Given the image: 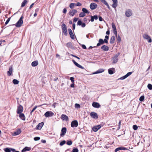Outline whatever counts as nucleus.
Instances as JSON below:
<instances>
[{"label": "nucleus", "instance_id": "1", "mask_svg": "<svg viewBox=\"0 0 152 152\" xmlns=\"http://www.w3.org/2000/svg\"><path fill=\"white\" fill-rule=\"evenodd\" d=\"M23 16H21L17 22L15 24V26L18 27H20L21 25L23 23Z\"/></svg>", "mask_w": 152, "mask_h": 152}, {"label": "nucleus", "instance_id": "2", "mask_svg": "<svg viewBox=\"0 0 152 152\" xmlns=\"http://www.w3.org/2000/svg\"><path fill=\"white\" fill-rule=\"evenodd\" d=\"M61 28L62 33H64L65 35H67V32L66 26V25L64 23L63 24L61 25Z\"/></svg>", "mask_w": 152, "mask_h": 152}, {"label": "nucleus", "instance_id": "3", "mask_svg": "<svg viewBox=\"0 0 152 152\" xmlns=\"http://www.w3.org/2000/svg\"><path fill=\"white\" fill-rule=\"evenodd\" d=\"M143 37L145 39L148 40V42L151 43L152 42V40L150 36L146 34H144L143 35Z\"/></svg>", "mask_w": 152, "mask_h": 152}, {"label": "nucleus", "instance_id": "4", "mask_svg": "<svg viewBox=\"0 0 152 152\" xmlns=\"http://www.w3.org/2000/svg\"><path fill=\"white\" fill-rule=\"evenodd\" d=\"M125 14L126 16L127 17H129L132 15V11L130 9H128L126 10L125 12Z\"/></svg>", "mask_w": 152, "mask_h": 152}, {"label": "nucleus", "instance_id": "5", "mask_svg": "<svg viewBox=\"0 0 152 152\" xmlns=\"http://www.w3.org/2000/svg\"><path fill=\"white\" fill-rule=\"evenodd\" d=\"M23 111V107L20 104L18 106L17 110V113L18 114L22 113Z\"/></svg>", "mask_w": 152, "mask_h": 152}, {"label": "nucleus", "instance_id": "6", "mask_svg": "<svg viewBox=\"0 0 152 152\" xmlns=\"http://www.w3.org/2000/svg\"><path fill=\"white\" fill-rule=\"evenodd\" d=\"M54 115V113L52 111H48L46 112L45 114L44 115L46 117L53 116Z\"/></svg>", "mask_w": 152, "mask_h": 152}, {"label": "nucleus", "instance_id": "7", "mask_svg": "<svg viewBox=\"0 0 152 152\" xmlns=\"http://www.w3.org/2000/svg\"><path fill=\"white\" fill-rule=\"evenodd\" d=\"M78 125V124L77 120H74L71 122V126L72 128L76 127Z\"/></svg>", "mask_w": 152, "mask_h": 152}, {"label": "nucleus", "instance_id": "8", "mask_svg": "<svg viewBox=\"0 0 152 152\" xmlns=\"http://www.w3.org/2000/svg\"><path fill=\"white\" fill-rule=\"evenodd\" d=\"M97 4L94 3H91L90 5V7L91 10H94L97 7Z\"/></svg>", "mask_w": 152, "mask_h": 152}, {"label": "nucleus", "instance_id": "9", "mask_svg": "<svg viewBox=\"0 0 152 152\" xmlns=\"http://www.w3.org/2000/svg\"><path fill=\"white\" fill-rule=\"evenodd\" d=\"M132 73V72H128L125 75L121 77L120 78H119L118 80H123L127 77L128 76L130 75Z\"/></svg>", "mask_w": 152, "mask_h": 152}, {"label": "nucleus", "instance_id": "10", "mask_svg": "<svg viewBox=\"0 0 152 152\" xmlns=\"http://www.w3.org/2000/svg\"><path fill=\"white\" fill-rule=\"evenodd\" d=\"M112 1L113 2V4L112 5V7L116 10V7L118 5V1L117 0H112Z\"/></svg>", "mask_w": 152, "mask_h": 152}, {"label": "nucleus", "instance_id": "11", "mask_svg": "<svg viewBox=\"0 0 152 152\" xmlns=\"http://www.w3.org/2000/svg\"><path fill=\"white\" fill-rule=\"evenodd\" d=\"M66 132V127H64L62 128L61 130V132L60 134L61 137H63L65 134Z\"/></svg>", "mask_w": 152, "mask_h": 152}, {"label": "nucleus", "instance_id": "12", "mask_svg": "<svg viewBox=\"0 0 152 152\" xmlns=\"http://www.w3.org/2000/svg\"><path fill=\"white\" fill-rule=\"evenodd\" d=\"M101 127L100 125L95 126L92 128V130L94 132H97Z\"/></svg>", "mask_w": 152, "mask_h": 152}, {"label": "nucleus", "instance_id": "13", "mask_svg": "<svg viewBox=\"0 0 152 152\" xmlns=\"http://www.w3.org/2000/svg\"><path fill=\"white\" fill-rule=\"evenodd\" d=\"M61 118L63 121H67L69 120L68 116L64 114H62L61 116Z\"/></svg>", "mask_w": 152, "mask_h": 152}, {"label": "nucleus", "instance_id": "14", "mask_svg": "<svg viewBox=\"0 0 152 152\" xmlns=\"http://www.w3.org/2000/svg\"><path fill=\"white\" fill-rule=\"evenodd\" d=\"M68 30L69 33L70 35L71 38L73 39H75L74 36V35L71 29L69 28V29H68Z\"/></svg>", "mask_w": 152, "mask_h": 152}, {"label": "nucleus", "instance_id": "15", "mask_svg": "<svg viewBox=\"0 0 152 152\" xmlns=\"http://www.w3.org/2000/svg\"><path fill=\"white\" fill-rule=\"evenodd\" d=\"M44 123L43 122L39 123L38 124L37 126L36 127V129L38 130H40L44 125Z\"/></svg>", "mask_w": 152, "mask_h": 152}, {"label": "nucleus", "instance_id": "16", "mask_svg": "<svg viewBox=\"0 0 152 152\" xmlns=\"http://www.w3.org/2000/svg\"><path fill=\"white\" fill-rule=\"evenodd\" d=\"M73 63L77 67H78L80 68L81 69H84L85 68L84 67L80 65V64H79L78 63H77L75 60H72Z\"/></svg>", "mask_w": 152, "mask_h": 152}, {"label": "nucleus", "instance_id": "17", "mask_svg": "<svg viewBox=\"0 0 152 152\" xmlns=\"http://www.w3.org/2000/svg\"><path fill=\"white\" fill-rule=\"evenodd\" d=\"M91 116L94 118H98L97 114L96 113L92 112L90 113Z\"/></svg>", "mask_w": 152, "mask_h": 152}, {"label": "nucleus", "instance_id": "18", "mask_svg": "<svg viewBox=\"0 0 152 152\" xmlns=\"http://www.w3.org/2000/svg\"><path fill=\"white\" fill-rule=\"evenodd\" d=\"M92 106L95 108H98L100 107L99 104L96 102H93L92 104Z\"/></svg>", "mask_w": 152, "mask_h": 152}, {"label": "nucleus", "instance_id": "19", "mask_svg": "<svg viewBox=\"0 0 152 152\" xmlns=\"http://www.w3.org/2000/svg\"><path fill=\"white\" fill-rule=\"evenodd\" d=\"M19 114V116L20 118L23 121L25 120L26 118L24 114L21 113H18Z\"/></svg>", "mask_w": 152, "mask_h": 152}, {"label": "nucleus", "instance_id": "20", "mask_svg": "<svg viewBox=\"0 0 152 152\" xmlns=\"http://www.w3.org/2000/svg\"><path fill=\"white\" fill-rule=\"evenodd\" d=\"M118 55H116L113 58V63L114 64L116 63L118 61Z\"/></svg>", "mask_w": 152, "mask_h": 152}, {"label": "nucleus", "instance_id": "21", "mask_svg": "<svg viewBox=\"0 0 152 152\" xmlns=\"http://www.w3.org/2000/svg\"><path fill=\"white\" fill-rule=\"evenodd\" d=\"M91 21L92 22H93L94 21V20H97L98 18V16L97 15H94V16H91Z\"/></svg>", "mask_w": 152, "mask_h": 152}, {"label": "nucleus", "instance_id": "22", "mask_svg": "<svg viewBox=\"0 0 152 152\" xmlns=\"http://www.w3.org/2000/svg\"><path fill=\"white\" fill-rule=\"evenodd\" d=\"M12 66H10L9 69V70L7 72V74L8 76H10L11 75L12 72Z\"/></svg>", "mask_w": 152, "mask_h": 152}, {"label": "nucleus", "instance_id": "23", "mask_svg": "<svg viewBox=\"0 0 152 152\" xmlns=\"http://www.w3.org/2000/svg\"><path fill=\"white\" fill-rule=\"evenodd\" d=\"M77 12V11L75 9H74L72 10H71L69 11V13L72 16H73Z\"/></svg>", "mask_w": 152, "mask_h": 152}, {"label": "nucleus", "instance_id": "24", "mask_svg": "<svg viewBox=\"0 0 152 152\" xmlns=\"http://www.w3.org/2000/svg\"><path fill=\"white\" fill-rule=\"evenodd\" d=\"M66 47H67L68 48H70L71 49H74V47L72 46V43L71 42H69L66 44Z\"/></svg>", "mask_w": 152, "mask_h": 152}, {"label": "nucleus", "instance_id": "25", "mask_svg": "<svg viewBox=\"0 0 152 152\" xmlns=\"http://www.w3.org/2000/svg\"><path fill=\"white\" fill-rule=\"evenodd\" d=\"M101 48L104 51H107L109 49V48L107 46L105 45L102 46L101 47Z\"/></svg>", "mask_w": 152, "mask_h": 152}, {"label": "nucleus", "instance_id": "26", "mask_svg": "<svg viewBox=\"0 0 152 152\" xmlns=\"http://www.w3.org/2000/svg\"><path fill=\"white\" fill-rule=\"evenodd\" d=\"M108 72L110 74H113L115 72V69L114 68L109 69H108Z\"/></svg>", "mask_w": 152, "mask_h": 152}, {"label": "nucleus", "instance_id": "27", "mask_svg": "<svg viewBox=\"0 0 152 152\" xmlns=\"http://www.w3.org/2000/svg\"><path fill=\"white\" fill-rule=\"evenodd\" d=\"M31 149V147H26L22 150V152H25L26 151H29Z\"/></svg>", "mask_w": 152, "mask_h": 152}, {"label": "nucleus", "instance_id": "28", "mask_svg": "<svg viewBox=\"0 0 152 152\" xmlns=\"http://www.w3.org/2000/svg\"><path fill=\"white\" fill-rule=\"evenodd\" d=\"M21 132V130L20 129H18L14 133V135H17L20 134Z\"/></svg>", "mask_w": 152, "mask_h": 152}, {"label": "nucleus", "instance_id": "29", "mask_svg": "<svg viewBox=\"0 0 152 152\" xmlns=\"http://www.w3.org/2000/svg\"><path fill=\"white\" fill-rule=\"evenodd\" d=\"M104 43L103 40L102 39H100L99 40V43L97 44V46H99L101 45H102Z\"/></svg>", "mask_w": 152, "mask_h": 152}, {"label": "nucleus", "instance_id": "30", "mask_svg": "<svg viewBox=\"0 0 152 152\" xmlns=\"http://www.w3.org/2000/svg\"><path fill=\"white\" fill-rule=\"evenodd\" d=\"M104 71V70L102 69H100L98 70H97L96 71L93 73L94 74H97L98 73H102Z\"/></svg>", "mask_w": 152, "mask_h": 152}, {"label": "nucleus", "instance_id": "31", "mask_svg": "<svg viewBox=\"0 0 152 152\" xmlns=\"http://www.w3.org/2000/svg\"><path fill=\"white\" fill-rule=\"evenodd\" d=\"M38 64V62L37 61H34L31 63V65L32 66L35 67Z\"/></svg>", "mask_w": 152, "mask_h": 152}, {"label": "nucleus", "instance_id": "32", "mask_svg": "<svg viewBox=\"0 0 152 152\" xmlns=\"http://www.w3.org/2000/svg\"><path fill=\"white\" fill-rule=\"evenodd\" d=\"M115 39V37L114 36H112L110 39V43L111 44L113 43L114 42Z\"/></svg>", "mask_w": 152, "mask_h": 152}, {"label": "nucleus", "instance_id": "33", "mask_svg": "<svg viewBox=\"0 0 152 152\" xmlns=\"http://www.w3.org/2000/svg\"><path fill=\"white\" fill-rule=\"evenodd\" d=\"M82 11L85 14L86 13L89 14L90 12L86 8H83L82 9Z\"/></svg>", "mask_w": 152, "mask_h": 152}, {"label": "nucleus", "instance_id": "34", "mask_svg": "<svg viewBox=\"0 0 152 152\" xmlns=\"http://www.w3.org/2000/svg\"><path fill=\"white\" fill-rule=\"evenodd\" d=\"M4 150L5 152H10L11 148H7L4 149Z\"/></svg>", "mask_w": 152, "mask_h": 152}, {"label": "nucleus", "instance_id": "35", "mask_svg": "<svg viewBox=\"0 0 152 152\" xmlns=\"http://www.w3.org/2000/svg\"><path fill=\"white\" fill-rule=\"evenodd\" d=\"M27 3V1L26 0H24L22 2L21 4V7H24L26 4Z\"/></svg>", "mask_w": 152, "mask_h": 152}, {"label": "nucleus", "instance_id": "36", "mask_svg": "<svg viewBox=\"0 0 152 152\" xmlns=\"http://www.w3.org/2000/svg\"><path fill=\"white\" fill-rule=\"evenodd\" d=\"M86 15V14H85L83 12H81L79 14V16L80 17H84Z\"/></svg>", "mask_w": 152, "mask_h": 152}, {"label": "nucleus", "instance_id": "37", "mask_svg": "<svg viewBox=\"0 0 152 152\" xmlns=\"http://www.w3.org/2000/svg\"><path fill=\"white\" fill-rule=\"evenodd\" d=\"M12 82H13V83L14 84H17L19 83L18 81V80L15 79H14L13 80Z\"/></svg>", "mask_w": 152, "mask_h": 152}, {"label": "nucleus", "instance_id": "38", "mask_svg": "<svg viewBox=\"0 0 152 152\" xmlns=\"http://www.w3.org/2000/svg\"><path fill=\"white\" fill-rule=\"evenodd\" d=\"M75 6V3H71L69 4V7L70 8L73 9L74 7Z\"/></svg>", "mask_w": 152, "mask_h": 152}, {"label": "nucleus", "instance_id": "39", "mask_svg": "<svg viewBox=\"0 0 152 152\" xmlns=\"http://www.w3.org/2000/svg\"><path fill=\"white\" fill-rule=\"evenodd\" d=\"M148 88L150 90H152V85L150 84H149L148 85Z\"/></svg>", "mask_w": 152, "mask_h": 152}, {"label": "nucleus", "instance_id": "40", "mask_svg": "<svg viewBox=\"0 0 152 152\" xmlns=\"http://www.w3.org/2000/svg\"><path fill=\"white\" fill-rule=\"evenodd\" d=\"M144 96H142L140 98L139 100L140 101L142 102L144 100Z\"/></svg>", "mask_w": 152, "mask_h": 152}, {"label": "nucleus", "instance_id": "41", "mask_svg": "<svg viewBox=\"0 0 152 152\" xmlns=\"http://www.w3.org/2000/svg\"><path fill=\"white\" fill-rule=\"evenodd\" d=\"M72 142L71 140L67 141L66 144L69 145H71L72 144Z\"/></svg>", "mask_w": 152, "mask_h": 152}, {"label": "nucleus", "instance_id": "42", "mask_svg": "<svg viewBox=\"0 0 152 152\" xmlns=\"http://www.w3.org/2000/svg\"><path fill=\"white\" fill-rule=\"evenodd\" d=\"M66 143V141L65 140H63L60 143V146H62L64 145Z\"/></svg>", "mask_w": 152, "mask_h": 152}, {"label": "nucleus", "instance_id": "43", "mask_svg": "<svg viewBox=\"0 0 152 152\" xmlns=\"http://www.w3.org/2000/svg\"><path fill=\"white\" fill-rule=\"evenodd\" d=\"M78 152V150L77 148H74L72 151V152Z\"/></svg>", "mask_w": 152, "mask_h": 152}, {"label": "nucleus", "instance_id": "44", "mask_svg": "<svg viewBox=\"0 0 152 152\" xmlns=\"http://www.w3.org/2000/svg\"><path fill=\"white\" fill-rule=\"evenodd\" d=\"M117 40L119 42H120L121 41V38L119 35L117 37Z\"/></svg>", "mask_w": 152, "mask_h": 152}, {"label": "nucleus", "instance_id": "45", "mask_svg": "<svg viewBox=\"0 0 152 152\" xmlns=\"http://www.w3.org/2000/svg\"><path fill=\"white\" fill-rule=\"evenodd\" d=\"M112 27L113 28V30L114 29H116V26H115V24H114V23H112Z\"/></svg>", "mask_w": 152, "mask_h": 152}, {"label": "nucleus", "instance_id": "46", "mask_svg": "<svg viewBox=\"0 0 152 152\" xmlns=\"http://www.w3.org/2000/svg\"><path fill=\"white\" fill-rule=\"evenodd\" d=\"M82 24V22L80 20H78L77 24V25L80 26Z\"/></svg>", "mask_w": 152, "mask_h": 152}, {"label": "nucleus", "instance_id": "47", "mask_svg": "<svg viewBox=\"0 0 152 152\" xmlns=\"http://www.w3.org/2000/svg\"><path fill=\"white\" fill-rule=\"evenodd\" d=\"M34 139L35 141H37L40 139V137H35L34 138Z\"/></svg>", "mask_w": 152, "mask_h": 152}, {"label": "nucleus", "instance_id": "48", "mask_svg": "<svg viewBox=\"0 0 152 152\" xmlns=\"http://www.w3.org/2000/svg\"><path fill=\"white\" fill-rule=\"evenodd\" d=\"M133 129L134 130H136L137 129V126L136 125H134L133 126Z\"/></svg>", "mask_w": 152, "mask_h": 152}, {"label": "nucleus", "instance_id": "49", "mask_svg": "<svg viewBox=\"0 0 152 152\" xmlns=\"http://www.w3.org/2000/svg\"><path fill=\"white\" fill-rule=\"evenodd\" d=\"M75 107L76 108H79L80 107V105L78 104H75Z\"/></svg>", "mask_w": 152, "mask_h": 152}, {"label": "nucleus", "instance_id": "50", "mask_svg": "<svg viewBox=\"0 0 152 152\" xmlns=\"http://www.w3.org/2000/svg\"><path fill=\"white\" fill-rule=\"evenodd\" d=\"M11 18L10 17V18H9L7 19V21H6V22L5 23V25H7L8 23L10 21V20Z\"/></svg>", "mask_w": 152, "mask_h": 152}, {"label": "nucleus", "instance_id": "51", "mask_svg": "<svg viewBox=\"0 0 152 152\" xmlns=\"http://www.w3.org/2000/svg\"><path fill=\"white\" fill-rule=\"evenodd\" d=\"M82 5V4L80 2H77L76 4H75V6H80Z\"/></svg>", "mask_w": 152, "mask_h": 152}, {"label": "nucleus", "instance_id": "52", "mask_svg": "<svg viewBox=\"0 0 152 152\" xmlns=\"http://www.w3.org/2000/svg\"><path fill=\"white\" fill-rule=\"evenodd\" d=\"M70 80H71V81L72 83H74V77H70Z\"/></svg>", "mask_w": 152, "mask_h": 152}, {"label": "nucleus", "instance_id": "53", "mask_svg": "<svg viewBox=\"0 0 152 152\" xmlns=\"http://www.w3.org/2000/svg\"><path fill=\"white\" fill-rule=\"evenodd\" d=\"M120 150H121V148H120V147L118 148H116V149H115V152H116L117 151H119Z\"/></svg>", "mask_w": 152, "mask_h": 152}, {"label": "nucleus", "instance_id": "54", "mask_svg": "<svg viewBox=\"0 0 152 152\" xmlns=\"http://www.w3.org/2000/svg\"><path fill=\"white\" fill-rule=\"evenodd\" d=\"M37 106H36L34 107L33 108L32 110L31 111V113L32 112H33L35 110V109L37 108Z\"/></svg>", "mask_w": 152, "mask_h": 152}, {"label": "nucleus", "instance_id": "55", "mask_svg": "<svg viewBox=\"0 0 152 152\" xmlns=\"http://www.w3.org/2000/svg\"><path fill=\"white\" fill-rule=\"evenodd\" d=\"M102 3L105 4L107 2L105 0H100Z\"/></svg>", "mask_w": 152, "mask_h": 152}, {"label": "nucleus", "instance_id": "56", "mask_svg": "<svg viewBox=\"0 0 152 152\" xmlns=\"http://www.w3.org/2000/svg\"><path fill=\"white\" fill-rule=\"evenodd\" d=\"M105 5L107 6V8H108V9H110V7L107 2L105 4Z\"/></svg>", "mask_w": 152, "mask_h": 152}, {"label": "nucleus", "instance_id": "57", "mask_svg": "<svg viewBox=\"0 0 152 152\" xmlns=\"http://www.w3.org/2000/svg\"><path fill=\"white\" fill-rule=\"evenodd\" d=\"M105 5L107 6V8H108V9H110V7L107 2L105 4Z\"/></svg>", "mask_w": 152, "mask_h": 152}, {"label": "nucleus", "instance_id": "58", "mask_svg": "<svg viewBox=\"0 0 152 152\" xmlns=\"http://www.w3.org/2000/svg\"><path fill=\"white\" fill-rule=\"evenodd\" d=\"M99 20L100 21H102L103 20V19L100 16L99 17Z\"/></svg>", "mask_w": 152, "mask_h": 152}, {"label": "nucleus", "instance_id": "59", "mask_svg": "<svg viewBox=\"0 0 152 152\" xmlns=\"http://www.w3.org/2000/svg\"><path fill=\"white\" fill-rule=\"evenodd\" d=\"M81 25V26L83 28V27H85L86 25L85 23H82Z\"/></svg>", "mask_w": 152, "mask_h": 152}, {"label": "nucleus", "instance_id": "60", "mask_svg": "<svg viewBox=\"0 0 152 152\" xmlns=\"http://www.w3.org/2000/svg\"><path fill=\"white\" fill-rule=\"evenodd\" d=\"M67 12V10L65 8H64L63 10V12L65 14Z\"/></svg>", "mask_w": 152, "mask_h": 152}, {"label": "nucleus", "instance_id": "61", "mask_svg": "<svg viewBox=\"0 0 152 152\" xmlns=\"http://www.w3.org/2000/svg\"><path fill=\"white\" fill-rule=\"evenodd\" d=\"M72 56L73 57H75L76 58H77L78 59H80V58L79 57L77 56L74 55H72Z\"/></svg>", "mask_w": 152, "mask_h": 152}, {"label": "nucleus", "instance_id": "62", "mask_svg": "<svg viewBox=\"0 0 152 152\" xmlns=\"http://www.w3.org/2000/svg\"><path fill=\"white\" fill-rule=\"evenodd\" d=\"M82 47L83 49H86V46L84 45H82Z\"/></svg>", "mask_w": 152, "mask_h": 152}, {"label": "nucleus", "instance_id": "63", "mask_svg": "<svg viewBox=\"0 0 152 152\" xmlns=\"http://www.w3.org/2000/svg\"><path fill=\"white\" fill-rule=\"evenodd\" d=\"M121 148V150H125L126 149V148L124 147H120Z\"/></svg>", "mask_w": 152, "mask_h": 152}, {"label": "nucleus", "instance_id": "64", "mask_svg": "<svg viewBox=\"0 0 152 152\" xmlns=\"http://www.w3.org/2000/svg\"><path fill=\"white\" fill-rule=\"evenodd\" d=\"M75 24L73 23L72 25V28L73 30L75 29Z\"/></svg>", "mask_w": 152, "mask_h": 152}]
</instances>
